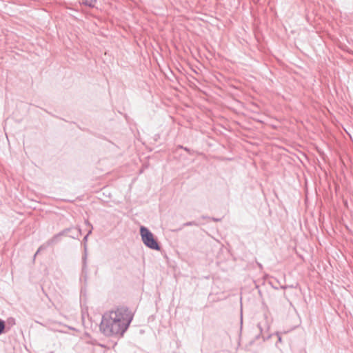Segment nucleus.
<instances>
[{"label": "nucleus", "mask_w": 353, "mask_h": 353, "mask_svg": "<svg viewBox=\"0 0 353 353\" xmlns=\"http://www.w3.org/2000/svg\"><path fill=\"white\" fill-rule=\"evenodd\" d=\"M133 319L128 307L121 306L102 316L100 330L107 336H122Z\"/></svg>", "instance_id": "obj_1"}, {"label": "nucleus", "mask_w": 353, "mask_h": 353, "mask_svg": "<svg viewBox=\"0 0 353 353\" xmlns=\"http://www.w3.org/2000/svg\"><path fill=\"white\" fill-rule=\"evenodd\" d=\"M140 234L143 244L148 248L157 251L161 250V246L152 232L145 226H141Z\"/></svg>", "instance_id": "obj_2"}, {"label": "nucleus", "mask_w": 353, "mask_h": 353, "mask_svg": "<svg viewBox=\"0 0 353 353\" xmlns=\"http://www.w3.org/2000/svg\"><path fill=\"white\" fill-rule=\"evenodd\" d=\"M57 234L61 239L63 236H68L72 239H79V236L81 235V229L79 227L68 228L61 230L57 233Z\"/></svg>", "instance_id": "obj_3"}, {"label": "nucleus", "mask_w": 353, "mask_h": 353, "mask_svg": "<svg viewBox=\"0 0 353 353\" xmlns=\"http://www.w3.org/2000/svg\"><path fill=\"white\" fill-rule=\"evenodd\" d=\"M61 241V238L58 236L57 234H54L52 238L48 239L47 241L43 243L42 245L39 246L37 251L34 255V259H35L36 256L42 250L47 249L49 246L55 245Z\"/></svg>", "instance_id": "obj_4"}, {"label": "nucleus", "mask_w": 353, "mask_h": 353, "mask_svg": "<svg viewBox=\"0 0 353 353\" xmlns=\"http://www.w3.org/2000/svg\"><path fill=\"white\" fill-rule=\"evenodd\" d=\"M92 232V230H90L88 234L83 237V242L84 243V253H83V255L82 256V270L83 272H85L87 270V256H88V252H87V241H88V237L89 236L90 234H91Z\"/></svg>", "instance_id": "obj_5"}, {"label": "nucleus", "mask_w": 353, "mask_h": 353, "mask_svg": "<svg viewBox=\"0 0 353 353\" xmlns=\"http://www.w3.org/2000/svg\"><path fill=\"white\" fill-rule=\"evenodd\" d=\"M97 1L98 0H81V3L85 6L93 8Z\"/></svg>", "instance_id": "obj_6"}, {"label": "nucleus", "mask_w": 353, "mask_h": 353, "mask_svg": "<svg viewBox=\"0 0 353 353\" xmlns=\"http://www.w3.org/2000/svg\"><path fill=\"white\" fill-rule=\"evenodd\" d=\"M6 330V322L0 319V335L2 334Z\"/></svg>", "instance_id": "obj_7"}, {"label": "nucleus", "mask_w": 353, "mask_h": 353, "mask_svg": "<svg viewBox=\"0 0 353 353\" xmlns=\"http://www.w3.org/2000/svg\"><path fill=\"white\" fill-rule=\"evenodd\" d=\"M6 323L10 327H12L16 323L15 319L13 317H9L7 319Z\"/></svg>", "instance_id": "obj_8"}, {"label": "nucleus", "mask_w": 353, "mask_h": 353, "mask_svg": "<svg viewBox=\"0 0 353 353\" xmlns=\"http://www.w3.org/2000/svg\"><path fill=\"white\" fill-rule=\"evenodd\" d=\"M192 225H198V224L195 221H188L183 224V227Z\"/></svg>", "instance_id": "obj_9"}, {"label": "nucleus", "mask_w": 353, "mask_h": 353, "mask_svg": "<svg viewBox=\"0 0 353 353\" xmlns=\"http://www.w3.org/2000/svg\"><path fill=\"white\" fill-rule=\"evenodd\" d=\"M276 335L278 336V341L281 343L282 341V339L280 333L277 332Z\"/></svg>", "instance_id": "obj_10"}, {"label": "nucleus", "mask_w": 353, "mask_h": 353, "mask_svg": "<svg viewBox=\"0 0 353 353\" xmlns=\"http://www.w3.org/2000/svg\"><path fill=\"white\" fill-rule=\"evenodd\" d=\"M181 148H183L184 150L187 151V152H190V149L186 148V147H183V146H180Z\"/></svg>", "instance_id": "obj_11"}, {"label": "nucleus", "mask_w": 353, "mask_h": 353, "mask_svg": "<svg viewBox=\"0 0 353 353\" xmlns=\"http://www.w3.org/2000/svg\"><path fill=\"white\" fill-rule=\"evenodd\" d=\"M213 220H214V221H220V219L213 218Z\"/></svg>", "instance_id": "obj_12"}, {"label": "nucleus", "mask_w": 353, "mask_h": 353, "mask_svg": "<svg viewBox=\"0 0 353 353\" xmlns=\"http://www.w3.org/2000/svg\"><path fill=\"white\" fill-rule=\"evenodd\" d=\"M259 268H262V265L261 263H258Z\"/></svg>", "instance_id": "obj_13"}, {"label": "nucleus", "mask_w": 353, "mask_h": 353, "mask_svg": "<svg viewBox=\"0 0 353 353\" xmlns=\"http://www.w3.org/2000/svg\"><path fill=\"white\" fill-rule=\"evenodd\" d=\"M258 327H259V328L260 330H261V325H260L259 324L258 325Z\"/></svg>", "instance_id": "obj_14"}, {"label": "nucleus", "mask_w": 353, "mask_h": 353, "mask_svg": "<svg viewBox=\"0 0 353 353\" xmlns=\"http://www.w3.org/2000/svg\"><path fill=\"white\" fill-rule=\"evenodd\" d=\"M72 231L69 232L68 234H72Z\"/></svg>", "instance_id": "obj_15"}]
</instances>
